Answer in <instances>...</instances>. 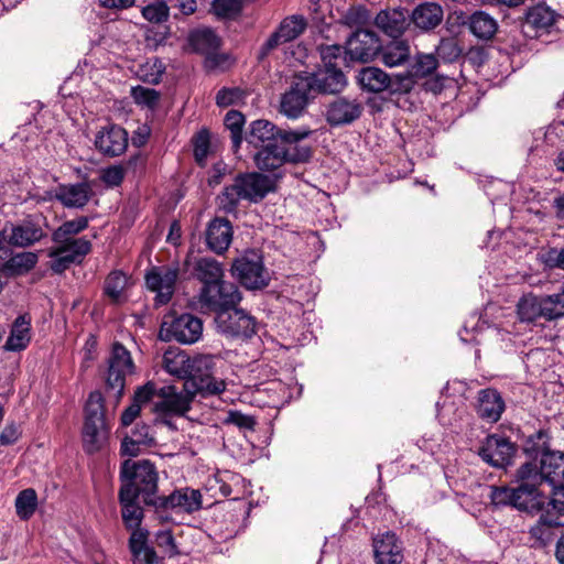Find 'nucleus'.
<instances>
[{"label":"nucleus","instance_id":"2","mask_svg":"<svg viewBox=\"0 0 564 564\" xmlns=\"http://www.w3.org/2000/svg\"><path fill=\"white\" fill-rule=\"evenodd\" d=\"M271 177L258 172L238 174L234 183L226 186L218 196L219 208L225 213H234L240 200L258 203L273 191Z\"/></svg>","mask_w":564,"mask_h":564},{"label":"nucleus","instance_id":"52","mask_svg":"<svg viewBox=\"0 0 564 564\" xmlns=\"http://www.w3.org/2000/svg\"><path fill=\"white\" fill-rule=\"evenodd\" d=\"M213 358L207 355L189 358L188 378L193 380H202L207 378L209 376V371L213 368Z\"/></svg>","mask_w":564,"mask_h":564},{"label":"nucleus","instance_id":"15","mask_svg":"<svg viewBox=\"0 0 564 564\" xmlns=\"http://www.w3.org/2000/svg\"><path fill=\"white\" fill-rule=\"evenodd\" d=\"M312 80L297 77L282 96L280 111L288 118H299L306 108L312 91Z\"/></svg>","mask_w":564,"mask_h":564},{"label":"nucleus","instance_id":"16","mask_svg":"<svg viewBox=\"0 0 564 564\" xmlns=\"http://www.w3.org/2000/svg\"><path fill=\"white\" fill-rule=\"evenodd\" d=\"M379 37L369 30L359 29L346 42V54L352 61L368 62L380 52Z\"/></svg>","mask_w":564,"mask_h":564},{"label":"nucleus","instance_id":"46","mask_svg":"<svg viewBox=\"0 0 564 564\" xmlns=\"http://www.w3.org/2000/svg\"><path fill=\"white\" fill-rule=\"evenodd\" d=\"M88 227V218L85 216L76 219L67 220L63 223L52 234V240L54 242H66L67 239H72L73 236L82 232Z\"/></svg>","mask_w":564,"mask_h":564},{"label":"nucleus","instance_id":"9","mask_svg":"<svg viewBox=\"0 0 564 564\" xmlns=\"http://www.w3.org/2000/svg\"><path fill=\"white\" fill-rule=\"evenodd\" d=\"M217 330L231 338H250L257 333V321L248 312L234 307L215 317Z\"/></svg>","mask_w":564,"mask_h":564},{"label":"nucleus","instance_id":"28","mask_svg":"<svg viewBox=\"0 0 564 564\" xmlns=\"http://www.w3.org/2000/svg\"><path fill=\"white\" fill-rule=\"evenodd\" d=\"M505 411V401L496 389H484L478 393L477 413L487 422L495 423L500 420Z\"/></svg>","mask_w":564,"mask_h":564},{"label":"nucleus","instance_id":"33","mask_svg":"<svg viewBox=\"0 0 564 564\" xmlns=\"http://www.w3.org/2000/svg\"><path fill=\"white\" fill-rule=\"evenodd\" d=\"M282 155V148L279 141L267 143L254 155V165L263 172H274L285 163Z\"/></svg>","mask_w":564,"mask_h":564},{"label":"nucleus","instance_id":"4","mask_svg":"<svg viewBox=\"0 0 564 564\" xmlns=\"http://www.w3.org/2000/svg\"><path fill=\"white\" fill-rule=\"evenodd\" d=\"M108 438L109 426L105 419L104 398L99 391H93L85 406L83 448L88 454L97 453L107 446Z\"/></svg>","mask_w":564,"mask_h":564},{"label":"nucleus","instance_id":"5","mask_svg":"<svg viewBox=\"0 0 564 564\" xmlns=\"http://www.w3.org/2000/svg\"><path fill=\"white\" fill-rule=\"evenodd\" d=\"M242 296L238 286L221 280L210 285L202 286L198 293V305L203 312H213L218 316L236 307Z\"/></svg>","mask_w":564,"mask_h":564},{"label":"nucleus","instance_id":"34","mask_svg":"<svg viewBox=\"0 0 564 564\" xmlns=\"http://www.w3.org/2000/svg\"><path fill=\"white\" fill-rule=\"evenodd\" d=\"M193 273L194 276L203 283V286L224 280V269L221 264L209 257L196 259L193 265Z\"/></svg>","mask_w":564,"mask_h":564},{"label":"nucleus","instance_id":"54","mask_svg":"<svg viewBox=\"0 0 564 564\" xmlns=\"http://www.w3.org/2000/svg\"><path fill=\"white\" fill-rule=\"evenodd\" d=\"M142 17L151 23H162L169 19L170 8L165 1H156L142 8Z\"/></svg>","mask_w":564,"mask_h":564},{"label":"nucleus","instance_id":"1","mask_svg":"<svg viewBox=\"0 0 564 564\" xmlns=\"http://www.w3.org/2000/svg\"><path fill=\"white\" fill-rule=\"evenodd\" d=\"M529 466H520L514 476L516 487H492L490 499L496 506H512L519 510L534 512L543 507L540 489L534 488L536 474Z\"/></svg>","mask_w":564,"mask_h":564},{"label":"nucleus","instance_id":"51","mask_svg":"<svg viewBox=\"0 0 564 564\" xmlns=\"http://www.w3.org/2000/svg\"><path fill=\"white\" fill-rule=\"evenodd\" d=\"M128 283V276L121 271H112L105 281V293L115 302L119 301Z\"/></svg>","mask_w":564,"mask_h":564},{"label":"nucleus","instance_id":"37","mask_svg":"<svg viewBox=\"0 0 564 564\" xmlns=\"http://www.w3.org/2000/svg\"><path fill=\"white\" fill-rule=\"evenodd\" d=\"M557 18L555 11L545 4H536L530 8L525 14V24L536 32H549Z\"/></svg>","mask_w":564,"mask_h":564},{"label":"nucleus","instance_id":"8","mask_svg":"<svg viewBox=\"0 0 564 564\" xmlns=\"http://www.w3.org/2000/svg\"><path fill=\"white\" fill-rule=\"evenodd\" d=\"M357 80L360 87L369 93L379 94L388 91L393 95L410 91V79L408 76H401L400 74L390 76L381 68L375 66L361 68Z\"/></svg>","mask_w":564,"mask_h":564},{"label":"nucleus","instance_id":"3","mask_svg":"<svg viewBox=\"0 0 564 564\" xmlns=\"http://www.w3.org/2000/svg\"><path fill=\"white\" fill-rule=\"evenodd\" d=\"M120 477V488L130 489L133 496L142 498L144 505L156 508L162 496H158L159 473L154 464L147 459L126 460L121 466Z\"/></svg>","mask_w":564,"mask_h":564},{"label":"nucleus","instance_id":"63","mask_svg":"<svg viewBox=\"0 0 564 564\" xmlns=\"http://www.w3.org/2000/svg\"><path fill=\"white\" fill-rule=\"evenodd\" d=\"M124 178V169L121 165H113L105 169L101 174V180L108 186H118Z\"/></svg>","mask_w":564,"mask_h":564},{"label":"nucleus","instance_id":"59","mask_svg":"<svg viewBox=\"0 0 564 564\" xmlns=\"http://www.w3.org/2000/svg\"><path fill=\"white\" fill-rule=\"evenodd\" d=\"M129 437L137 443V445L144 447H151L155 444V438L148 425H137Z\"/></svg>","mask_w":564,"mask_h":564},{"label":"nucleus","instance_id":"57","mask_svg":"<svg viewBox=\"0 0 564 564\" xmlns=\"http://www.w3.org/2000/svg\"><path fill=\"white\" fill-rule=\"evenodd\" d=\"M210 140L207 130L199 131L194 139V156L196 162L204 166L209 154Z\"/></svg>","mask_w":564,"mask_h":564},{"label":"nucleus","instance_id":"60","mask_svg":"<svg viewBox=\"0 0 564 564\" xmlns=\"http://www.w3.org/2000/svg\"><path fill=\"white\" fill-rule=\"evenodd\" d=\"M162 65L161 63H158L156 61L150 65V63H147L144 66L140 69V78L147 83L150 84H159L162 77Z\"/></svg>","mask_w":564,"mask_h":564},{"label":"nucleus","instance_id":"18","mask_svg":"<svg viewBox=\"0 0 564 564\" xmlns=\"http://www.w3.org/2000/svg\"><path fill=\"white\" fill-rule=\"evenodd\" d=\"M514 446L506 437L489 435L479 448V456L489 465L503 468L510 464Z\"/></svg>","mask_w":564,"mask_h":564},{"label":"nucleus","instance_id":"55","mask_svg":"<svg viewBox=\"0 0 564 564\" xmlns=\"http://www.w3.org/2000/svg\"><path fill=\"white\" fill-rule=\"evenodd\" d=\"M246 94L238 87H224L216 95V104L219 107H229L243 101Z\"/></svg>","mask_w":564,"mask_h":564},{"label":"nucleus","instance_id":"36","mask_svg":"<svg viewBox=\"0 0 564 564\" xmlns=\"http://www.w3.org/2000/svg\"><path fill=\"white\" fill-rule=\"evenodd\" d=\"M30 329V321L24 315L18 316L4 344V349L8 351L25 349L31 339Z\"/></svg>","mask_w":564,"mask_h":564},{"label":"nucleus","instance_id":"62","mask_svg":"<svg viewBox=\"0 0 564 564\" xmlns=\"http://www.w3.org/2000/svg\"><path fill=\"white\" fill-rule=\"evenodd\" d=\"M225 423L236 425L240 429L252 430L256 421L252 416L246 415L239 411H229Z\"/></svg>","mask_w":564,"mask_h":564},{"label":"nucleus","instance_id":"53","mask_svg":"<svg viewBox=\"0 0 564 564\" xmlns=\"http://www.w3.org/2000/svg\"><path fill=\"white\" fill-rule=\"evenodd\" d=\"M241 10L240 0H214L212 3V11L221 19H234Z\"/></svg>","mask_w":564,"mask_h":564},{"label":"nucleus","instance_id":"38","mask_svg":"<svg viewBox=\"0 0 564 564\" xmlns=\"http://www.w3.org/2000/svg\"><path fill=\"white\" fill-rule=\"evenodd\" d=\"M438 61L434 54L420 53L415 56L414 62L401 76H408L410 79V90L413 88L414 78H423L436 70Z\"/></svg>","mask_w":564,"mask_h":564},{"label":"nucleus","instance_id":"61","mask_svg":"<svg viewBox=\"0 0 564 564\" xmlns=\"http://www.w3.org/2000/svg\"><path fill=\"white\" fill-rule=\"evenodd\" d=\"M436 53L447 59H455L460 55V50L453 39H442L436 47Z\"/></svg>","mask_w":564,"mask_h":564},{"label":"nucleus","instance_id":"11","mask_svg":"<svg viewBox=\"0 0 564 564\" xmlns=\"http://www.w3.org/2000/svg\"><path fill=\"white\" fill-rule=\"evenodd\" d=\"M177 278V265L153 267L147 272L145 283L149 290L156 294L155 305H165L171 301Z\"/></svg>","mask_w":564,"mask_h":564},{"label":"nucleus","instance_id":"58","mask_svg":"<svg viewBox=\"0 0 564 564\" xmlns=\"http://www.w3.org/2000/svg\"><path fill=\"white\" fill-rule=\"evenodd\" d=\"M204 65L208 70H224L229 67L230 57L227 54L218 53V50L212 51L205 55Z\"/></svg>","mask_w":564,"mask_h":564},{"label":"nucleus","instance_id":"21","mask_svg":"<svg viewBox=\"0 0 564 564\" xmlns=\"http://www.w3.org/2000/svg\"><path fill=\"white\" fill-rule=\"evenodd\" d=\"M310 133V131H284L280 134L279 144L282 148L284 163H304L310 160L312 155L311 148L299 143L307 138Z\"/></svg>","mask_w":564,"mask_h":564},{"label":"nucleus","instance_id":"29","mask_svg":"<svg viewBox=\"0 0 564 564\" xmlns=\"http://www.w3.org/2000/svg\"><path fill=\"white\" fill-rule=\"evenodd\" d=\"M410 22L421 31L434 30L443 20V9L435 2H423L409 14Z\"/></svg>","mask_w":564,"mask_h":564},{"label":"nucleus","instance_id":"6","mask_svg":"<svg viewBox=\"0 0 564 564\" xmlns=\"http://www.w3.org/2000/svg\"><path fill=\"white\" fill-rule=\"evenodd\" d=\"M202 334V321L187 313L180 316H176L174 313L164 315L159 330V337L162 340H175L181 344L196 343Z\"/></svg>","mask_w":564,"mask_h":564},{"label":"nucleus","instance_id":"27","mask_svg":"<svg viewBox=\"0 0 564 564\" xmlns=\"http://www.w3.org/2000/svg\"><path fill=\"white\" fill-rule=\"evenodd\" d=\"M375 23L384 34L398 37L410 25L409 12L402 8L381 10L376 15Z\"/></svg>","mask_w":564,"mask_h":564},{"label":"nucleus","instance_id":"35","mask_svg":"<svg viewBox=\"0 0 564 564\" xmlns=\"http://www.w3.org/2000/svg\"><path fill=\"white\" fill-rule=\"evenodd\" d=\"M148 535V531L131 533L129 547L133 556V564H155L158 556L154 549L147 544Z\"/></svg>","mask_w":564,"mask_h":564},{"label":"nucleus","instance_id":"64","mask_svg":"<svg viewBox=\"0 0 564 564\" xmlns=\"http://www.w3.org/2000/svg\"><path fill=\"white\" fill-rule=\"evenodd\" d=\"M156 543L164 549L170 555L178 553L174 536L170 530H162L156 533Z\"/></svg>","mask_w":564,"mask_h":564},{"label":"nucleus","instance_id":"24","mask_svg":"<svg viewBox=\"0 0 564 564\" xmlns=\"http://www.w3.org/2000/svg\"><path fill=\"white\" fill-rule=\"evenodd\" d=\"M305 79L312 80V89L324 94L340 93L347 85L346 76L338 66H324L323 70L305 76Z\"/></svg>","mask_w":564,"mask_h":564},{"label":"nucleus","instance_id":"43","mask_svg":"<svg viewBox=\"0 0 564 564\" xmlns=\"http://www.w3.org/2000/svg\"><path fill=\"white\" fill-rule=\"evenodd\" d=\"M543 497V507L539 510L542 511L540 516V523L547 527H561L564 525V501L558 499H551L546 502V498Z\"/></svg>","mask_w":564,"mask_h":564},{"label":"nucleus","instance_id":"25","mask_svg":"<svg viewBox=\"0 0 564 564\" xmlns=\"http://www.w3.org/2000/svg\"><path fill=\"white\" fill-rule=\"evenodd\" d=\"M46 236L42 224L35 219L26 218L11 228L8 242L13 247L26 248Z\"/></svg>","mask_w":564,"mask_h":564},{"label":"nucleus","instance_id":"32","mask_svg":"<svg viewBox=\"0 0 564 564\" xmlns=\"http://www.w3.org/2000/svg\"><path fill=\"white\" fill-rule=\"evenodd\" d=\"M90 187L86 183L63 185L56 192V198L68 208H82L90 198Z\"/></svg>","mask_w":564,"mask_h":564},{"label":"nucleus","instance_id":"39","mask_svg":"<svg viewBox=\"0 0 564 564\" xmlns=\"http://www.w3.org/2000/svg\"><path fill=\"white\" fill-rule=\"evenodd\" d=\"M411 56V48L406 41L399 40L381 48V62L388 67L403 65Z\"/></svg>","mask_w":564,"mask_h":564},{"label":"nucleus","instance_id":"48","mask_svg":"<svg viewBox=\"0 0 564 564\" xmlns=\"http://www.w3.org/2000/svg\"><path fill=\"white\" fill-rule=\"evenodd\" d=\"M245 124V117L241 112L230 110L225 117V126L230 131V137L235 150H237L242 142V128Z\"/></svg>","mask_w":564,"mask_h":564},{"label":"nucleus","instance_id":"56","mask_svg":"<svg viewBox=\"0 0 564 564\" xmlns=\"http://www.w3.org/2000/svg\"><path fill=\"white\" fill-rule=\"evenodd\" d=\"M370 19L368 10L362 6L350 7L340 17V22L350 28L366 24Z\"/></svg>","mask_w":564,"mask_h":564},{"label":"nucleus","instance_id":"10","mask_svg":"<svg viewBox=\"0 0 564 564\" xmlns=\"http://www.w3.org/2000/svg\"><path fill=\"white\" fill-rule=\"evenodd\" d=\"M56 248L50 250L48 257L53 259L51 269L62 273L73 263H80L91 250V242L86 238H72L66 242H55Z\"/></svg>","mask_w":564,"mask_h":564},{"label":"nucleus","instance_id":"19","mask_svg":"<svg viewBox=\"0 0 564 564\" xmlns=\"http://www.w3.org/2000/svg\"><path fill=\"white\" fill-rule=\"evenodd\" d=\"M362 109L357 99L339 97L327 105L325 118L333 127L350 124L361 116Z\"/></svg>","mask_w":564,"mask_h":564},{"label":"nucleus","instance_id":"7","mask_svg":"<svg viewBox=\"0 0 564 564\" xmlns=\"http://www.w3.org/2000/svg\"><path fill=\"white\" fill-rule=\"evenodd\" d=\"M231 273L249 290L262 289L269 282L262 256L256 250H248L238 257L231 265Z\"/></svg>","mask_w":564,"mask_h":564},{"label":"nucleus","instance_id":"31","mask_svg":"<svg viewBox=\"0 0 564 564\" xmlns=\"http://www.w3.org/2000/svg\"><path fill=\"white\" fill-rule=\"evenodd\" d=\"M284 131L276 128L272 122L264 119L251 122L246 141L254 148L264 147L265 142L273 143L280 140V134Z\"/></svg>","mask_w":564,"mask_h":564},{"label":"nucleus","instance_id":"17","mask_svg":"<svg viewBox=\"0 0 564 564\" xmlns=\"http://www.w3.org/2000/svg\"><path fill=\"white\" fill-rule=\"evenodd\" d=\"M307 21L303 15L293 14L284 18L274 33L262 45V55H267L281 44L299 37L306 29Z\"/></svg>","mask_w":564,"mask_h":564},{"label":"nucleus","instance_id":"45","mask_svg":"<svg viewBox=\"0 0 564 564\" xmlns=\"http://www.w3.org/2000/svg\"><path fill=\"white\" fill-rule=\"evenodd\" d=\"M15 511L20 519H30L37 508V495L32 488L20 491L15 498Z\"/></svg>","mask_w":564,"mask_h":564},{"label":"nucleus","instance_id":"23","mask_svg":"<svg viewBox=\"0 0 564 564\" xmlns=\"http://www.w3.org/2000/svg\"><path fill=\"white\" fill-rule=\"evenodd\" d=\"M373 553L376 564H400L403 560L401 543L391 532L373 539Z\"/></svg>","mask_w":564,"mask_h":564},{"label":"nucleus","instance_id":"13","mask_svg":"<svg viewBox=\"0 0 564 564\" xmlns=\"http://www.w3.org/2000/svg\"><path fill=\"white\" fill-rule=\"evenodd\" d=\"M521 466H529L530 474H536L534 488L540 489L543 481L550 482L557 489L560 482H563L564 476V454L558 452L543 453L540 460V467L532 462H527Z\"/></svg>","mask_w":564,"mask_h":564},{"label":"nucleus","instance_id":"20","mask_svg":"<svg viewBox=\"0 0 564 564\" xmlns=\"http://www.w3.org/2000/svg\"><path fill=\"white\" fill-rule=\"evenodd\" d=\"M156 510H175L180 512L193 513L202 508V494L192 488H182L174 490L171 495L158 501Z\"/></svg>","mask_w":564,"mask_h":564},{"label":"nucleus","instance_id":"12","mask_svg":"<svg viewBox=\"0 0 564 564\" xmlns=\"http://www.w3.org/2000/svg\"><path fill=\"white\" fill-rule=\"evenodd\" d=\"M108 364L107 387L120 397L124 389L126 376L133 372L131 355L123 345L116 343L112 346Z\"/></svg>","mask_w":564,"mask_h":564},{"label":"nucleus","instance_id":"26","mask_svg":"<svg viewBox=\"0 0 564 564\" xmlns=\"http://www.w3.org/2000/svg\"><path fill=\"white\" fill-rule=\"evenodd\" d=\"M162 398L153 406V411L163 414L183 415L189 410L192 398L188 394L177 392L173 386L162 387L159 391Z\"/></svg>","mask_w":564,"mask_h":564},{"label":"nucleus","instance_id":"44","mask_svg":"<svg viewBox=\"0 0 564 564\" xmlns=\"http://www.w3.org/2000/svg\"><path fill=\"white\" fill-rule=\"evenodd\" d=\"M37 260L36 253L24 251L12 256L4 267L12 275H23L36 265Z\"/></svg>","mask_w":564,"mask_h":564},{"label":"nucleus","instance_id":"41","mask_svg":"<svg viewBox=\"0 0 564 564\" xmlns=\"http://www.w3.org/2000/svg\"><path fill=\"white\" fill-rule=\"evenodd\" d=\"M189 357L180 350H167L163 355V367L177 378H188Z\"/></svg>","mask_w":564,"mask_h":564},{"label":"nucleus","instance_id":"22","mask_svg":"<svg viewBox=\"0 0 564 564\" xmlns=\"http://www.w3.org/2000/svg\"><path fill=\"white\" fill-rule=\"evenodd\" d=\"M119 503L121 507L120 513L124 528L131 533L137 531H145L140 525L144 518L143 508L138 502L137 496H133L132 491L128 488H120L119 490Z\"/></svg>","mask_w":564,"mask_h":564},{"label":"nucleus","instance_id":"40","mask_svg":"<svg viewBox=\"0 0 564 564\" xmlns=\"http://www.w3.org/2000/svg\"><path fill=\"white\" fill-rule=\"evenodd\" d=\"M188 42L195 52L203 55L217 51L220 46V39L210 29L193 31L189 34Z\"/></svg>","mask_w":564,"mask_h":564},{"label":"nucleus","instance_id":"30","mask_svg":"<svg viewBox=\"0 0 564 564\" xmlns=\"http://www.w3.org/2000/svg\"><path fill=\"white\" fill-rule=\"evenodd\" d=\"M232 240V227L227 219L215 218L208 225L206 241L210 250L216 253L225 252Z\"/></svg>","mask_w":564,"mask_h":564},{"label":"nucleus","instance_id":"47","mask_svg":"<svg viewBox=\"0 0 564 564\" xmlns=\"http://www.w3.org/2000/svg\"><path fill=\"white\" fill-rule=\"evenodd\" d=\"M518 315L522 322H533L542 316V299L536 296H523L518 303Z\"/></svg>","mask_w":564,"mask_h":564},{"label":"nucleus","instance_id":"14","mask_svg":"<svg viewBox=\"0 0 564 564\" xmlns=\"http://www.w3.org/2000/svg\"><path fill=\"white\" fill-rule=\"evenodd\" d=\"M129 137L126 129L108 123L95 135V147L105 156L115 158L123 154L128 148Z\"/></svg>","mask_w":564,"mask_h":564},{"label":"nucleus","instance_id":"49","mask_svg":"<svg viewBox=\"0 0 564 564\" xmlns=\"http://www.w3.org/2000/svg\"><path fill=\"white\" fill-rule=\"evenodd\" d=\"M131 97L137 105L154 110L159 105L161 95L153 88L135 86L131 88Z\"/></svg>","mask_w":564,"mask_h":564},{"label":"nucleus","instance_id":"42","mask_svg":"<svg viewBox=\"0 0 564 564\" xmlns=\"http://www.w3.org/2000/svg\"><path fill=\"white\" fill-rule=\"evenodd\" d=\"M497 28L496 20L486 12L477 11L469 18V30L479 39L492 37Z\"/></svg>","mask_w":564,"mask_h":564},{"label":"nucleus","instance_id":"50","mask_svg":"<svg viewBox=\"0 0 564 564\" xmlns=\"http://www.w3.org/2000/svg\"><path fill=\"white\" fill-rule=\"evenodd\" d=\"M542 316L547 319L564 316V291L542 299Z\"/></svg>","mask_w":564,"mask_h":564}]
</instances>
